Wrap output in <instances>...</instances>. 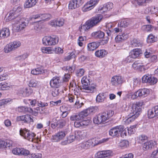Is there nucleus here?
<instances>
[{
	"instance_id": "nucleus-59",
	"label": "nucleus",
	"mask_w": 158,
	"mask_h": 158,
	"mask_svg": "<svg viewBox=\"0 0 158 158\" xmlns=\"http://www.w3.org/2000/svg\"><path fill=\"white\" fill-rule=\"evenodd\" d=\"M83 105L84 103L83 102L78 100L76 101L74 106L76 108L78 109L81 108Z\"/></svg>"
},
{
	"instance_id": "nucleus-43",
	"label": "nucleus",
	"mask_w": 158,
	"mask_h": 158,
	"mask_svg": "<svg viewBox=\"0 0 158 158\" xmlns=\"http://www.w3.org/2000/svg\"><path fill=\"white\" fill-rule=\"evenodd\" d=\"M38 82L35 79H31L29 81L28 85L30 87L35 88L37 85Z\"/></svg>"
},
{
	"instance_id": "nucleus-37",
	"label": "nucleus",
	"mask_w": 158,
	"mask_h": 158,
	"mask_svg": "<svg viewBox=\"0 0 158 158\" xmlns=\"http://www.w3.org/2000/svg\"><path fill=\"white\" fill-rule=\"evenodd\" d=\"M131 44L132 47H141L142 43L138 40L133 39L131 42Z\"/></svg>"
},
{
	"instance_id": "nucleus-24",
	"label": "nucleus",
	"mask_w": 158,
	"mask_h": 158,
	"mask_svg": "<svg viewBox=\"0 0 158 158\" xmlns=\"http://www.w3.org/2000/svg\"><path fill=\"white\" fill-rule=\"evenodd\" d=\"M107 54V52L105 50L101 49L97 50L95 53V56L100 58H102Z\"/></svg>"
},
{
	"instance_id": "nucleus-22",
	"label": "nucleus",
	"mask_w": 158,
	"mask_h": 158,
	"mask_svg": "<svg viewBox=\"0 0 158 158\" xmlns=\"http://www.w3.org/2000/svg\"><path fill=\"white\" fill-rule=\"evenodd\" d=\"M141 51L139 49H135L132 50L130 53L129 57L135 58L138 57L141 53Z\"/></svg>"
},
{
	"instance_id": "nucleus-53",
	"label": "nucleus",
	"mask_w": 158,
	"mask_h": 158,
	"mask_svg": "<svg viewBox=\"0 0 158 158\" xmlns=\"http://www.w3.org/2000/svg\"><path fill=\"white\" fill-rule=\"evenodd\" d=\"M57 22V27L62 26L64 23V20L62 18L58 19L56 20Z\"/></svg>"
},
{
	"instance_id": "nucleus-32",
	"label": "nucleus",
	"mask_w": 158,
	"mask_h": 158,
	"mask_svg": "<svg viewBox=\"0 0 158 158\" xmlns=\"http://www.w3.org/2000/svg\"><path fill=\"white\" fill-rule=\"evenodd\" d=\"M152 0H134V3L139 6H146L147 3L152 2Z\"/></svg>"
},
{
	"instance_id": "nucleus-16",
	"label": "nucleus",
	"mask_w": 158,
	"mask_h": 158,
	"mask_svg": "<svg viewBox=\"0 0 158 158\" xmlns=\"http://www.w3.org/2000/svg\"><path fill=\"white\" fill-rule=\"evenodd\" d=\"M50 84L51 87L58 88L61 85V80L59 77H54L50 81Z\"/></svg>"
},
{
	"instance_id": "nucleus-47",
	"label": "nucleus",
	"mask_w": 158,
	"mask_h": 158,
	"mask_svg": "<svg viewBox=\"0 0 158 158\" xmlns=\"http://www.w3.org/2000/svg\"><path fill=\"white\" fill-rule=\"evenodd\" d=\"M156 38L152 34H150L148 37L147 42L148 43L154 42L156 41Z\"/></svg>"
},
{
	"instance_id": "nucleus-52",
	"label": "nucleus",
	"mask_w": 158,
	"mask_h": 158,
	"mask_svg": "<svg viewBox=\"0 0 158 158\" xmlns=\"http://www.w3.org/2000/svg\"><path fill=\"white\" fill-rule=\"evenodd\" d=\"M42 154L40 153H32L29 156V158H41Z\"/></svg>"
},
{
	"instance_id": "nucleus-7",
	"label": "nucleus",
	"mask_w": 158,
	"mask_h": 158,
	"mask_svg": "<svg viewBox=\"0 0 158 158\" xmlns=\"http://www.w3.org/2000/svg\"><path fill=\"white\" fill-rule=\"evenodd\" d=\"M51 127L53 129L56 127L61 128L64 126L66 124L65 120L64 119H59L58 118H54L50 122Z\"/></svg>"
},
{
	"instance_id": "nucleus-11",
	"label": "nucleus",
	"mask_w": 158,
	"mask_h": 158,
	"mask_svg": "<svg viewBox=\"0 0 158 158\" xmlns=\"http://www.w3.org/2000/svg\"><path fill=\"white\" fill-rule=\"evenodd\" d=\"M124 82V79L122 77L115 76L112 78L111 83L112 85L117 87L121 86Z\"/></svg>"
},
{
	"instance_id": "nucleus-58",
	"label": "nucleus",
	"mask_w": 158,
	"mask_h": 158,
	"mask_svg": "<svg viewBox=\"0 0 158 158\" xmlns=\"http://www.w3.org/2000/svg\"><path fill=\"white\" fill-rule=\"evenodd\" d=\"M84 72L85 71L83 69H80L77 71L76 75L77 76L81 77L84 75Z\"/></svg>"
},
{
	"instance_id": "nucleus-20",
	"label": "nucleus",
	"mask_w": 158,
	"mask_h": 158,
	"mask_svg": "<svg viewBox=\"0 0 158 158\" xmlns=\"http://www.w3.org/2000/svg\"><path fill=\"white\" fill-rule=\"evenodd\" d=\"M22 8L19 6H15L11 11L16 18L19 16L22 13Z\"/></svg>"
},
{
	"instance_id": "nucleus-36",
	"label": "nucleus",
	"mask_w": 158,
	"mask_h": 158,
	"mask_svg": "<svg viewBox=\"0 0 158 158\" xmlns=\"http://www.w3.org/2000/svg\"><path fill=\"white\" fill-rule=\"evenodd\" d=\"M41 50L44 53H53V48L52 47H43L41 48Z\"/></svg>"
},
{
	"instance_id": "nucleus-54",
	"label": "nucleus",
	"mask_w": 158,
	"mask_h": 158,
	"mask_svg": "<svg viewBox=\"0 0 158 158\" xmlns=\"http://www.w3.org/2000/svg\"><path fill=\"white\" fill-rule=\"evenodd\" d=\"M151 76L149 75H145L142 78V81L143 83H148L149 82Z\"/></svg>"
},
{
	"instance_id": "nucleus-48",
	"label": "nucleus",
	"mask_w": 158,
	"mask_h": 158,
	"mask_svg": "<svg viewBox=\"0 0 158 158\" xmlns=\"http://www.w3.org/2000/svg\"><path fill=\"white\" fill-rule=\"evenodd\" d=\"M31 155L30 152L28 150L24 149V148H21V151L20 152V155H23L26 156L27 158H29V156Z\"/></svg>"
},
{
	"instance_id": "nucleus-18",
	"label": "nucleus",
	"mask_w": 158,
	"mask_h": 158,
	"mask_svg": "<svg viewBox=\"0 0 158 158\" xmlns=\"http://www.w3.org/2000/svg\"><path fill=\"white\" fill-rule=\"evenodd\" d=\"M157 144L156 141H150L148 142H145L143 143V148L144 150H147L152 149Z\"/></svg>"
},
{
	"instance_id": "nucleus-38",
	"label": "nucleus",
	"mask_w": 158,
	"mask_h": 158,
	"mask_svg": "<svg viewBox=\"0 0 158 158\" xmlns=\"http://www.w3.org/2000/svg\"><path fill=\"white\" fill-rule=\"evenodd\" d=\"M23 93L22 94L26 96H28L31 95L33 92V89L30 88H25L23 89Z\"/></svg>"
},
{
	"instance_id": "nucleus-34",
	"label": "nucleus",
	"mask_w": 158,
	"mask_h": 158,
	"mask_svg": "<svg viewBox=\"0 0 158 158\" xmlns=\"http://www.w3.org/2000/svg\"><path fill=\"white\" fill-rule=\"evenodd\" d=\"M31 73L33 75H37L44 73V70L41 68H37L32 70Z\"/></svg>"
},
{
	"instance_id": "nucleus-33",
	"label": "nucleus",
	"mask_w": 158,
	"mask_h": 158,
	"mask_svg": "<svg viewBox=\"0 0 158 158\" xmlns=\"http://www.w3.org/2000/svg\"><path fill=\"white\" fill-rule=\"evenodd\" d=\"M106 98V96L104 93H99L97 96L96 101L97 102L100 103L104 102Z\"/></svg>"
},
{
	"instance_id": "nucleus-1",
	"label": "nucleus",
	"mask_w": 158,
	"mask_h": 158,
	"mask_svg": "<svg viewBox=\"0 0 158 158\" xmlns=\"http://www.w3.org/2000/svg\"><path fill=\"white\" fill-rule=\"evenodd\" d=\"M143 104V102L141 101L137 102L132 104L131 110L128 116L129 117L125 121L126 124L133 122L139 116Z\"/></svg>"
},
{
	"instance_id": "nucleus-8",
	"label": "nucleus",
	"mask_w": 158,
	"mask_h": 158,
	"mask_svg": "<svg viewBox=\"0 0 158 158\" xmlns=\"http://www.w3.org/2000/svg\"><path fill=\"white\" fill-rule=\"evenodd\" d=\"M25 20L23 18H18L15 21L13 24V28L17 31H19L23 29L27 26Z\"/></svg>"
},
{
	"instance_id": "nucleus-30",
	"label": "nucleus",
	"mask_w": 158,
	"mask_h": 158,
	"mask_svg": "<svg viewBox=\"0 0 158 158\" xmlns=\"http://www.w3.org/2000/svg\"><path fill=\"white\" fill-rule=\"evenodd\" d=\"M133 68L135 70H138L140 71L145 70L144 66L141 65L138 61L135 62L132 64Z\"/></svg>"
},
{
	"instance_id": "nucleus-23",
	"label": "nucleus",
	"mask_w": 158,
	"mask_h": 158,
	"mask_svg": "<svg viewBox=\"0 0 158 158\" xmlns=\"http://www.w3.org/2000/svg\"><path fill=\"white\" fill-rule=\"evenodd\" d=\"M76 138H77L75 134L70 135L67 137V140L62 142L61 143L62 145H64L71 143L74 141Z\"/></svg>"
},
{
	"instance_id": "nucleus-62",
	"label": "nucleus",
	"mask_w": 158,
	"mask_h": 158,
	"mask_svg": "<svg viewBox=\"0 0 158 158\" xmlns=\"http://www.w3.org/2000/svg\"><path fill=\"white\" fill-rule=\"evenodd\" d=\"M157 79L156 78L151 76L149 82L151 85H154L157 83Z\"/></svg>"
},
{
	"instance_id": "nucleus-25",
	"label": "nucleus",
	"mask_w": 158,
	"mask_h": 158,
	"mask_svg": "<svg viewBox=\"0 0 158 158\" xmlns=\"http://www.w3.org/2000/svg\"><path fill=\"white\" fill-rule=\"evenodd\" d=\"M94 145V144L93 145V141L91 140H89L87 141L81 143L80 146L82 148L87 149Z\"/></svg>"
},
{
	"instance_id": "nucleus-4",
	"label": "nucleus",
	"mask_w": 158,
	"mask_h": 158,
	"mask_svg": "<svg viewBox=\"0 0 158 158\" xmlns=\"http://www.w3.org/2000/svg\"><path fill=\"white\" fill-rule=\"evenodd\" d=\"M58 37L55 35L51 36H46L43 38L42 40V44L45 46L55 45L59 42Z\"/></svg>"
},
{
	"instance_id": "nucleus-15",
	"label": "nucleus",
	"mask_w": 158,
	"mask_h": 158,
	"mask_svg": "<svg viewBox=\"0 0 158 158\" xmlns=\"http://www.w3.org/2000/svg\"><path fill=\"white\" fill-rule=\"evenodd\" d=\"M66 135L64 132L60 131L57 132L56 134L52 135L51 139L53 142H59Z\"/></svg>"
},
{
	"instance_id": "nucleus-9",
	"label": "nucleus",
	"mask_w": 158,
	"mask_h": 158,
	"mask_svg": "<svg viewBox=\"0 0 158 158\" xmlns=\"http://www.w3.org/2000/svg\"><path fill=\"white\" fill-rule=\"evenodd\" d=\"M149 93V90L148 89L144 88L139 89L132 95L131 98L134 99L138 97H144Z\"/></svg>"
},
{
	"instance_id": "nucleus-3",
	"label": "nucleus",
	"mask_w": 158,
	"mask_h": 158,
	"mask_svg": "<svg viewBox=\"0 0 158 158\" xmlns=\"http://www.w3.org/2000/svg\"><path fill=\"white\" fill-rule=\"evenodd\" d=\"M20 134L24 138L29 141L35 143L38 142V138L36 135L34 133L30 131L24 129H21L20 130Z\"/></svg>"
},
{
	"instance_id": "nucleus-60",
	"label": "nucleus",
	"mask_w": 158,
	"mask_h": 158,
	"mask_svg": "<svg viewBox=\"0 0 158 158\" xmlns=\"http://www.w3.org/2000/svg\"><path fill=\"white\" fill-rule=\"evenodd\" d=\"M123 129L120 132V135L123 138L124 137L127 135V131H128L126 129H124V127L123 126Z\"/></svg>"
},
{
	"instance_id": "nucleus-12",
	"label": "nucleus",
	"mask_w": 158,
	"mask_h": 158,
	"mask_svg": "<svg viewBox=\"0 0 158 158\" xmlns=\"http://www.w3.org/2000/svg\"><path fill=\"white\" fill-rule=\"evenodd\" d=\"M103 18V17L102 15H98L92 17L88 21L93 27L98 25L101 22Z\"/></svg>"
},
{
	"instance_id": "nucleus-42",
	"label": "nucleus",
	"mask_w": 158,
	"mask_h": 158,
	"mask_svg": "<svg viewBox=\"0 0 158 158\" xmlns=\"http://www.w3.org/2000/svg\"><path fill=\"white\" fill-rule=\"evenodd\" d=\"M118 145L121 148H126L129 145V142L126 140H121L119 143Z\"/></svg>"
},
{
	"instance_id": "nucleus-19",
	"label": "nucleus",
	"mask_w": 158,
	"mask_h": 158,
	"mask_svg": "<svg viewBox=\"0 0 158 158\" xmlns=\"http://www.w3.org/2000/svg\"><path fill=\"white\" fill-rule=\"evenodd\" d=\"M100 46L99 43L97 42H93L88 44V50L89 51H93L98 48Z\"/></svg>"
},
{
	"instance_id": "nucleus-44",
	"label": "nucleus",
	"mask_w": 158,
	"mask_h": 158,
	"mask_svg": "<svg viewBox=\"0 0 158 158\" xmlns=\"http://www.w3.org/2000/svg\"><path fill=\"white\" fill-rule=\"evenodd\" d=\"M148 140V137L144 135H142L139 136L138 139L139 142L141 143H143Z\"/></svg>"
},
{
	"instance_id": "nucleus-49",
	"label": "nucleus",
	"mask_w": 158,
	"mask_h": 158,
	"mask_svg": "<svg viewBox=\"0 0 158 158\" xmlns=\"http://www.w3.org/2000/svg\"><path fill=\"white\" fill-rule=\"evenodd\" d=\"M78 7L74 0L70 1L69 3V8L70 9H73Z\"/></svg>"
},
{
	"instance_id": "nucleus-6",
	"label": "nucleus",
	"mask_w": 158,
	"mask_h": 158,
	"mask_svg": "<svg viewBox=\"0 0 158 158\" xmlns=\"http://www.w3.org/2000/svg\"><path fill=\"white\" fill-rule=\"evenodd\" d=\"M21 45V42L19 41H15L7 44L4 48V52L8 53L18 49Z\"/></svg>"
},
{
	"instance_id": "nucleus-2",
	"label": "nucleus",
	"mask_w": 158,
	"mask_h": 158,
	"mask_svg": "<svg viewBox=\"0 0 158 158\" xmlns=\"http://www.w3.org/2000/svg\"><path fill=\"white\" fill-rule=\"evenodd\" d=\"M113 114V112L111 110L106 111L99 114L93 119L94 123L97 124H100L105 122Z\"/></svg>"
},
{
	"instance_id": "nucleus-5",
	"label": "nucleus",
	"mask_w": 158,
	"mask_h": 158,
	"mask_svg": "<svg viewBox=\"0 0 158 158\" xmlns=\"http://www.w3.org/2000/svg\"><path fill=\"white\" fill-rule=\"evenodd\" d=\"M82 84H83V89L84 90V92L86 93H93L95 90V85H92L88 86L89 84V81L86 76H84L81 80Z\"/></svg>"
},
{
	"instance_id": "nucleus-27",
	"label": "nucleus",
	"mask_w": 158,
	"mask_h": 158,
	"mask_svg": "<svg viewBox=\"0 0 158 158\" xmlns=\"http://www.w3.org/2000/svg\"><path fill=\"white\" fill-rule=\"evenodd\" d=\"M38 1V0H26L24 6L27 8L32 7L36 4Z\"/></svg>"
},
{
	"instance_id": "nucleus-28",
	"label": "nucleus",
	"mask_w": 158,
	"mask_h": 158,
	"mask_svg": "<svg viewBox=\"0 0 158 158\" xmlns=\"http://www.w3.org/2000/svg\"><path fill=\"white\" fill-rule=\"evenodd\" d=\"M92 27L88 21H87L84 24L81 26L79 29L81 32L84 33Z\"/></svg>"
},
{
	"instance_id": "nucleus-17",
	"label": "nucleus",
	"mask_w": 158,
	"mask_h": 158,
	"mask_svg": "<svg viewBox=\"0 0 158 158\" xmlns=\"http://www.w3.org/2000/svg\"><path fill=\"white\" fill-rule=\"evenodd\" d=\"M17 120L18 121H22L24 123H30L33 121L31 116L27 114L17 117Z\"/></svg>"
},
{
	"instance_id": "nucleus-41",
	"label": "nucleus",
	"mask_w": 158,
	"mask_h": 158,
	"mask_svg": "<svg viewBox=\"0 0 158 158\" xmlns=\"http://www.w3.org/2000/svg\"><path fill=\"white\" fill-rule=\"evenodd\" d=\"M15 18L16 17L11 11L7 14L6 16V20L7 21H9Z\"/></svg>"
},
{
	"instance_id": "nucleus-57",
	"label": "nucleus",
	"mask_w": 158,
	"mask_h": 158,
	"mask_svg": "<svg viewBox=\"0 0 158 158\" xmlns=\"http://www.w3.org/2000/svg\"><path fill=\"white\" fill-rule=\"evenodd\" d=\"M82 124V127H85L89 125L90 123V121L89 120H83L81 121Z\"/></svg>"
},
{
	"instance_id": "nucleus-13",
	"label": "nucleus",
	"mask_w": 158,
	"mask_h": 158,
	"mask_svg": "<svg viewBox=\"0 0 158 158\" xmlns=\"http://www.w3.org/2000/svg\"><path fill=\"white\" fill-rule=\"evenodd\" d=\"M123 127V125L113 127L109 131V135L113 137L118 135L120 132L122 130Z\"/></svg>"
},
{
	"instance_id": "nucleus-21",
	"label": "nucleus",
	"mask_w": 158,
	"mask_h": 158,
	"mask_svg": "<svg viewBox=\"0 0 158 158\" xmlns=\"http://www.w3.org/2000/svg\"><path fill=\"white\" fill-rule=\"evenodd\" d=\"M104 35V33L101 31H94L92 33L91 35V36L92 37L97 39L102 38Z\"/></svg>"
},
{
	"instance_id": "nucleus-14",
	"label": "nucleus",
	"mask_w": 158,
	"mask_h": 158,
	"mask_svg": "<svg viewBox=\"0 0 158 158\" xmlns=\"http://www.w3.org/2000/svg\"><path fill=\"white\" fill-rule=\"evenodd\" d=\"M112 155V152L110 150L99 152L95 155V158H105L108 157Z\"/></svg>"
},
{
	"instance_id": "nucleus-10",
	"label": "nucleus",
	"mask_w": 158,
	"mask_h": 158,
	"mask_svg": "<svg viewBox=\"0 0 158 158\" xmlns=\"http://www.w3.org/2000/svg\"><path fill=\"white\" fill-rule=\"evenodd\" d=\"M98 0H90L88 2L82 7V11L85 12L92 10L98 4Z\"/></svg>"
},
{
	"instance_id": "nucleus-40",
	"label": "nucleus",
	"mask_w": 158,
	"mask_h": 158,
	"mask_svg": "<svg viewBox=\"0 0 158 158\" xmlns=\"http://www.w3.org/2000/svg\"><path fill=\"white\" fill-rule=\"evenodd\" d=\"M148 115L149 118H153L157 116L154 108L148 110Z\"/></svg>"
},
{
	"instance_id": "nucleus-61",
	"label": "nucleus",
	"mask_w": 158,
	"mask_h": 158,
	"mask_svg": "<svg viewBox=\"0 0 158 158\" xmlns=\"http://www.w3.org/2000/svg\"><path fill=\"white\" fill-rule=\"evenodd\" d=\"M75 56L74 53L73 52H72L69 55L65 57L64 60L66 61L69 60L70 59L74 58Z\"/></svg>"
},
{
	"instance_id": "nucleus-46",
	"label": "nucleus",
	"mask_w": 158,
	"mask_h": 158,
	"mask_svg": "<svg viewBox=\"0 0 158 158\" xmlns=\"http://www.w3.org/2000/svg\"><path fill=\"white\" fill-rule=\"evenodd\" d=\"M28 56V55L27 53H25L17 56L16 58L17 60L23 61L27 58Z\"/></svg>"
},
{
	"instance_id": "nucleus-51",
	"label": "nucleus",
	"mask_w": 158,
	"mask_h": 158,
	"mask_svg": "<svg viewBox=\"0 0 158 158\" xmlns=\"http://www.w3.org/2000/svg\"><path fill=\"white\" fill-rule=\"evenodd\" d=\"M78 115L80 120L83 119L85 117L87 116L88 115L85 110L81 112Z\"/></svg>"
},
{
	"instance_id": "nucleus-35",
	"label": "nucleus",
	"mask_w": 158,
	"mask_h": 158,
	"mask_svg": "<svg viewBox=\"0 0 158 158\" xmlns=\"http://www.w3.org/2000/svg\"><path fill=\"white\" fill-rule=\"evenodd\" d=\"M130 21L127 19H123L118 23V25L120 27H126L130 24Z\"/></svg>"
},
{
	"instance_id": "nucleus-26",
	"label": "nucleus",
	"mask_w": 158,
	"mask_h": 158,
	"mask_svg": "<svg viewBox=\"0 0 158 158\" xmlns=\"http://www.w3.org/2000/svg\"><path fill=\"white\" fill-rule=\"evenodd\" d=\"M75 134L77 138L78 139H83L86 136L87 132L84 130L75 131Z\"/></svg>"
},
{
	"instance_id": "nucleus-29",
	"label": "nucleus",
	"mask_w": 158,
	"mask_h": 158,
	"mask_svg": "<svg viewBox=\"0 0 158 158\" xmlns=\"http://www.w3.org/2000/svg\"><path fill=\"white\" fill-rule=\"evenodd\" d=\"M128 37L127 34L123 33L121 35H118L117 36L115 39V40L116 43L122 42L123 40L127 39Z\"/></svg>"
},
{
	"instance_id": "nucleus-63",
	"label": "nucleus",
	"mask_w": 158,
	"mask_h": 158,
	"mask_svg": "<svg viewBox=\"0 0 158 158\" xmlns=\"http://www.w3.org/2000/svg\"><path fill=\"white\" fill-rule=\"evenodd\" d=\"M88 115L92 113L95 112L96 110L93 107H91L85 110Z\"/></svg>"
},
{
	"instance_id": "nucleus-45",
	"label": "nucleus",
	"mask_w": 158,
	"mask_h": 158,
	"mask_svg": "<svg viewBox=\"0 0 158 158\" xmlns=\"http://www.w3.org/2000/svg\"><path fill=\"white\" fill-rule=\"evenodd\" d=\"M54 52L55 53L58 54H62L64 52L63 49L59 47H56L53 48V52Z\"/></svg>"
},
{
	"instance_id": "nucleus-31",
	"label": "nucleus",
	"mask_w": 158,
	"mask_h": 158,
	"mask_svg": "<svg viewBox=\"0 0 158 158\" xmlns=\"http://www.w3.org/2000/svg\"><path fill=\"white\" fill-rule=\"evenodd\" d=\"M156 11V7L155 6H148L144 11V13L146 14H152Z\"/></svg>"
},
{
	"instance_id": "nucleus-56",
	"label": "nucleus",
	"mask_w": 158,
	"mask_h": 158,
	"mask_svg": "<svg viewBox=\"0 0 158 158\" xmlns=\"http://www.w3.org/2000/svg\"><path fill=\"white\" fill-rule=\"evenodd\" d=\"M67 98V100H68L70 102H73L75 101V96L72 94H69L66 97Z\"/></svg>"
},
{
	"instance_id": "nucleus-64",
	"label": "nucleus",
	"mask_w": 158,
	"mask_h": 158,
	"mask_svg": "<svg viewBox=\"0 0 158 158\" xmlns=\"http://www.w3.org/2000/svg\"><path fill=\"white\" fill-rule=\"evenodd\" d=\"M149 158H158V150L157 149L152 152Z\"/></svg>"
},
{
	"instance_id": "nucleus-39",
	"label": "nucleus",
	"mask_w": 158,
	"mask_h": 158,
	"mask_svg": "<svg viewBox=\"0 0 158 158\" xmlns=\"http://www.w3.org/2000/svg\"><path fill=\"white\" fill-rule=\"evenodd\" d=\"M154 27L151 25H147L143 26L141 28L142 30L146 32H150L152 31Z\"/></svg>"
},
{
	"instance_id": "nucleus-50",
	"label": "nucleus",
	"mask_w": 158,
	"mask_h": 158,
	"mask_svg": "<svg viewBox=\"0 0 158 158\" xmlns=\"http://www.w3.org/2000/svg\"><path fill=\"white\" fill-rule=\"evenodd\" d=\"M45 15L43 14H39L34 15H32L31 18V20H33L34 19H37L39 18L43 19V18L44 17Z\"/></svg>"
},
{
	"instance_id": "nucleus-55",
	"label": "nucleus",
	"mask_w": 158,
	"mask_h": 158,
	"mask_svg": "<svg viewBox=\"0 0 158 158\" xmlns=\"http://www.w3.org/2000/svg\"><path fill=\"white\" fill-rule=\"evenodd\" d=\"M21 148H15L12 151V153L15 155H20Z\"/></svg>"
}]
</instances>
